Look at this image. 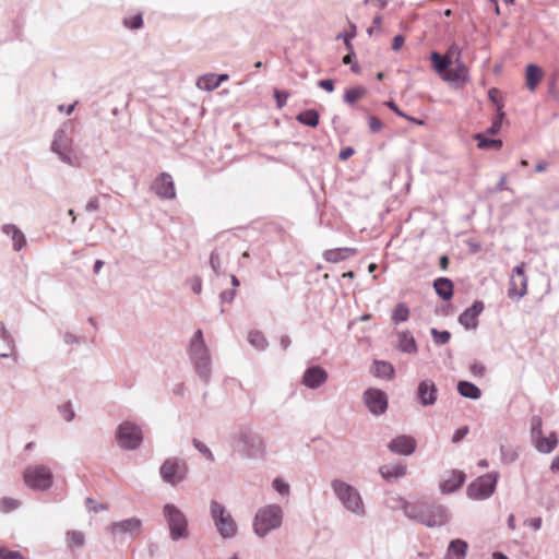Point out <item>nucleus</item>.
<instances>
[{
  "instance_id": "nucleus-4",
  "label": "nucleus",
  "mask_w": 559,
  "mask_h": 559,
  "mask_svg": "<svg viewBox=\"0 0 559 559\" xmlns=\"http://www.w3.org/2000/svg\"><path fill=\"white\" fill-rule=\"evenodd\" d=\"M331 488L335 497L348 512L357 516H364L366 514L362 498L354 486L342 479H333L331 481Z\"/></svg>"
},
{
  "instance_id": "nucleus-43",
  "label": "nucleus",
  "mask_w": 559,
  "mask_h": 559,
  "mask_svg": "<svg viewBox=\"0 0 559 559\" xmlns=\"http://www.w3.org/2000/svg\"><path fill=\"white\" fill-rule=\"evenodd\" d=\"M504 119H506V112L503 110H501V108L499 107V112L496 114V117L492 120L491 124L487 128L486 133L492 134V135L499 133Z\"/></svg>"
},
{
  "instance_id": "nucleus-62",
  "label": "nucleus",
  "mask_w": 559,
  "mask_h": 559,
  "mask_svg": "<svg viewBox=\"0 0 559 559\" xmlns=\"http://www.w3.org/2000/svg\"><path fill=\"white\" fill-rule=\"evenodd\" d=\"M525 266L526 264L524 262H521L520 264L515 265L512 270L511 277H527L525 274Z\"/></svg>"
},
{
  "instance_id": "nucleus-7",
  "label": "nucleus",
  "mask_w": 559,
  "mask_h": 559,
  "mask_svg": "<svg viewBox=\"0 0 559 559\" xmlns=\"http://www.w3.org/2000/svg\"><path fill=\"white\" fill-rule=\"evenodd\" d=\"M210 514L222 538L229 539L236 536L238 531L237 523L225 506L217 500H211Z\"/></svg>"
},
{
  "instance_id": "nucleus-47",
  "label": "nucleus",
  "mask_w": 559,
  "mask_h": 559,
  "mask_svg": "<svg viewBox=\"0 0 559 559\" xmlns=\"http://www.w3.org/2000/svg\"><path fill=\"white\" fill-rule=\"evenodd\" d=\"M67 537L69 544L73 547H81L84 544V534L80 531H69Z\"/></svg>"
},
{
  "instance_id": "nucleus-63",
  "label": "nucleus",
  "mask_w": 559,
  "mask_h": 559,
  "mask_svg": "<svg viewBox=\"0 0 559 559\" xmlns=\"http://www.w3.org/2000/svg\"><path fill=\"white\" fill-rule=\"evenodd\" d=\"M355 154V150L352 146L343 147L338 153V158L341 160H346Z\"/></svg>"
},
{
  "instance_id": "nucleus-30",
  "label": "nucleus",
  "mask_w": 559,
  "mask_h": 559,
  "mask_svg": "<svg viewBox=\"0 0 559 559\" xmlns=\"http://www.w3.org/2000/svg\"><path fill=\"white\" fill-rule=\"evenodd\" d=\"M2 233L11 237L12 246L15 251H21L26 245V237L24 233L14 224H4Z\"/></svg>"
},
{
  "instance_id": "nucleus-37",
  "label": "nucleus",
  "mask_w": 559,
  "mask_h": 559,
  "mask_svg": "<svg viewBox=\"0 0 559 559\" xmlns=\"http://www.w3.org/2000/svg\"><path fill=\"white\" fill-rule=\"evenodd\" d=\"M409 314L411 310L405 302L401 301L397 302L396 306L394 307L391 319L394 324H400L406 322L409 318Z\"/></svg>"
},
{
  "instance_id": "nucleus-58",
  "label": "nucleus",
  "mask_w": 559,
  "mask_h": 559,
  "mask_svg": "<svg viewBox=\"0 0 559 559\" xmlns=\"http://www.w3.org/2000/svg\"><path fill=\"white\" fill-rule=\"evenodd\" d=\"M318 86L328 93H332L335 88L334 80L332 79H322L318 81Z\"/></svg>"
},
{
  "instance_id": "nucleus-1",
  "label": "nucleus",
  "mask_w": 559,
  "mask_h": 559,
  "mask_svg": "<svg viewBox=\"0 0 559 559\" xmlns=\"http://www.w3.org/2000/svg\"><path fill=\"white\" fill-rule=\"evenodd\" d=\"M399 503L408 520L429 528L444 526L451 520L450 510L436 500H418L413 503L399 498Z\"/></svg>"
},
{
  "instance_id": "nucleus-21",
  "label": "nucleus",
  "mask_w": 559,
  "mask_h": 559,
  "mask_svg": "<svg viewBox=\"0 0 559 559\" xmlns=\"http://www.w3.org/2000/svg\"><path fill=\"white\" fill-rule=\"evenodd\" d=\"M531 442L538 453L549 454L557 448L559 440L557 432L551 431L547 437L540 433L538 437L532 438Z\"/></svg>"
},
{
  "instance_id": "nucleus-6",
  "label": "nucleus",
  "mask_w": 559,
  "mask_h": 559,
  "mask_svg": "<svg viewBox=\"0 0 559 559\" xmlns=\"http://www.w3.org/2000/svg\"><path fill=\"white\" fill-rule=\"evenodd\" d=\"M163 514L169 530V537L173 542L189 537L188 519L177 506L173 503L164 504Z\"/></svg>"
},
{
  "instance_id": "nucleus-57",
  "label": "nucleus",
  "mask_w": 559,
  "mask_h": 559,
  "mask_svg": "<svg viewBox=\"0 0 559 559\" xmlns=\"http://www.w3.org/2000/svg\"><path fill=\"white\" fill-rule=\"evenodd\" d=\"M86 506L88 508L90 511H93L95 513L99 512V511H103V510H106L107 509V506L104 504V503H98L96 502L95 500H93L92 498H86Z\"/></svg>"
},
{
  "instance_id": "nucleus-50",
  "label": "nucleus",
  "mask_w": 559,
  "mask_h": 559,
  "mask_svg": "<svg viewBox=\"0 0 559 559\" xmlns=\"http://www.w3.org/2000/svg\"><path fill=\"white\" fill-rule=\"evenodd\" d=\"M273 96L276 102V107L281 109L286 105L287 99L289 97V93L285 90L275 88L273 91Z\"/></svg>"
},
{
  "instance_id": "nucleus-35",
  "label": "nucleus",
  "mask_w": 559,
  "mask_h": 559,
  "mask_svg": "<svg viewBox=\"0 0 559 559\" xmlns=\"http://www.w3.org/2000/svg\"><path fill=\"white\" fill-rule=\"evenodd\" d=\"M296 120L304 126H307L310 128H316L319 124L320 115L317 109H313V108L306 109V110L300 111L296 116Z\"/></svg>"
},
{
  "instance_id": "nucleus-22",
  "label": "nucleus",
  "mask_w": 559,
  "mask_h": 559,
  "mask_svg": "<svg viewBox=\"0 0 559 559\" xmlns=\"http://www.w3.org/2000/svg\"><path fill=\"white\" fill-rule=\"evenodd\" d=\"M466 475L463 471L453 469L451 476L440 483L439 488L442 495H450L457 491L465 483Z\"/></svg>"
},
{
  "instance_id": "nucleus-14",
  "label": "nucleus",
  "mask_w": 559,
  "mask_h": 559,
  "mask_svg": "<svg viewBox=\"0 0 559 559\" xmlns=\"http://www.w3.org/2000/svg\"><path fill=\"white\" fill-rule=\"evenodd\" d=\"M142 521L138 518H129L122 521L112 522L108 527L107 532L115 539L120 538H133L141 533Z\"/></svg>"
},
{
  "instance_id": "nucleus-3",
  "label": "nucleus",
  "mask_w": 559,
  "mask_h": 559,
  "mask_svg": "<svg viewBox=\"0 0 559 559\" xmlns=\"http://www.w3.org/2000/svg\"><path fill=\"white\" fill-rule=\"evenodd\" d=\"M187 352L195 373L200 380L207 385L211 382L212 364L210 350L205 344L201 329H198L193 333Z\"/></svg>"
},
{
  "instance_id": "nucleus-55",
  "label": "nucleus",
  "mask_w": 559,
  "mask_h": 559,
  "mask_svg": "<svg viewBox=\"0 0 559 559\" xmlns=\"http://www.w3.org/2000/svg\"><path fill=\"white\" fill-rule=\"evenodd\" d=\"M469 431V428L468 426H461L460 428H457L453 436H452V442L453 443H459L461 442L468 433Z\"/></svg>"
},
{
  "instance_id": "nucleus-60",
  "label": "nucleus",
  "mask_w": 559,
  "mask_h": 559,
  "mask_svg": "<svg viewBox=\"0 0 559 559\" xmlns=\"http://www.w3.org/2000/svg\"><path fill=\"white\" fill-rule=\"evenodd\" d=\"M384 105L392 110L395 115L401 118L407 117V114L400 109L396 103L393 99L386 100Z\"/></svg>"
},
{
  "instance_id": "nucleus-9",
  "label": "nucleus",
  "mask_w": 559,
  "mask_h": 559,
  "mask_svg": "<svg viewBox=\"0 0 559 559\" xmlns=\"http://www.w3.org/2000/svg\"><path fill=\"white\" fill-rule=\"evenodd\" d=\"M115 438L122 450L134 451L139 449L143 442V432L138 424L124 420L118 425Z\"/></svg>"
},
{
  "instance_id": "nucleus-56",
  "label": "nucleus",
  "mask_w": 559,
  "mask_h": 559,
  "mask_svg": "<svg viewBox=\"0 0 559 559\" xmlns=\"http://www.w3.org/2000/svg\"><path fill=\"white\" fill-rule=\"evenodd\" d=\"M20 506V502L13 498H4L1 500L3 511H13Z\"/></svg>"
},
{
  "instance_id": "nucleus-49",
  "label": "nucleus",
  "mask_w": 559,
  "mask_h": 559,
  "mask_svg": "<svg viewBox=\"0 0 559 559\" xmlns=\"http://www.w3.org/2000/svg\"><path fill=\"white\" fill-rule=\"evenodd\" d=\"M444 56L454 63L457 59L462 58V49L456 43H452L448 47Z\"/></svg>"
},
{
  "instance_id": "nucleus-15",
  "label": "nucleus",
  "mask_w": 559,
  "mask_h": 559,
  "mask_svg": "<svg viewBox=\"0 0 559 559\" xmlns=\"http://www.w3.org/2000/svg\"><path fill=\"white\" fill-rule=\"evenodd\" d=\"M485 309V304L481 300H475L469 307H467L457 318V322L465 330H476L478 326V317Z\"/></svg>"
},
{
  "instance_id": "nucleus-32",
  "label": "nucleus",
  "mask_w": 559,
  "mask_h": 559,
  "mask_svg": "<svg viewBox=\"0 0 559 559\" xmlns=\"http://www.w3.org/2000/svg\"><path fill=\"white\" fill-rule=\"evenodd\" d=\"M527 277H511L508 288L509 298L521 299L527 293Z\"/></svg>"
},
{
  "instance_id": "nucleus-34",
  "label": "nucleus",
  "mask_w": 559,
  "mask_h": 559,
  "mask_svg": "<svg viewBox=\"0 0 559 559\" xmlns=\"http://www.w3.org/2000/svg\"><path fill=\"white\" fill-rule=\"evenodd\" d=\"M467 550V542L462 538H455L450 540L445 557H452L454 559H465Z\"/></svg>"
},
{
  "instance_id": "nucleus-61",
  "label": "nucleus",
  "mask_w": 559,
  "mask_h": 559,
  "mask_svg": "<svg viewBox=\"0 0 559 559\" xmlns=\"http://www.w3.org/2000/svg\"><path fill=\"white\" fill-rule=\"evenodd\" d=\"M190 286H191V290L199 295L201 294L202 292V280L201 277L199 276H193L191 280H190Z\"/></svg>"
},
{
  "instance_id": "nucleus-40",
  "label": "nucleus",
  "mask_w": 559,
  "mask_h": 559,
  "mask_svg": "<svg viewBox=\"0 0 559 559\" xmlns=\"http://www.w3.org/2000/svg\"><path fill=\"white\" fill-rule=\"evenodd\" d=\"M216 74H204L199 78L197 85L204 91H213L219 86V80H215Z\"/></svg>"
},
{
  "instance_id": "nucleus-31",
  "label": "nucleus",
  "mask_w": 559,
  "mask_h": 559,
  "mask_svg": "<svg viewBox=\"0 0 559 559\" xmlns=\"http://www.w3.org/2000/svg\"><path fill=\"white\" fill-rule=\"evenodd\" d=\"M357 250L355 248L342 247L335 249H328L323 252V258L326 262L337 263L355 255Z\"/></svg>"
},
{
  "instance_id": "nucleus-18",
  "label": "nucleus",
  "mask_w": 559,
  "mask_h": 559,
  "mask_svg": "<svg viewBox=\"0 0 559 559\" xmlns=\"http://www.w3.org/2000/svg\"><path fill=\"white\" fill-rule=\"evenodd\" d=\"M326 380L328 372L321 366H311L305 370L301 383L308 389L316 390Z\"/></svg>"
},
{
  "instance_id": "nucleus-20",
  "label": "nucleus",
  "mask_w": 559,
  "mask_h": 559,
  "mask_svg": "<svg viewBox=\"0 0 559 559\" xmlns=\"http://www.w3.org/2000/svg\"><path fill=\"white\" fill-rule=\"evenodd\" d=\"M454 69L443 76V81L455 83L457 86H463L469 82V70L463 62L462 58L457 59L454 63Z\"/></svg>"
},
{
  "instance_id": "nucleus-2",
  "label": "nucleus",
  "mask_w": 559,
  "mask_h": 559,
  "mask_svg": "<svg viewBox=\"0 0 559 559\" xmlns=\"http://www.w3.org/2000/svg\"><path fill=\"white\" fill-rule=\"evenodd\" d=\"M234 451L245 460H260L266 454L264 437L250 425H240L231 435Z\"/></svg>"
},
{
  "instance_id": "nucleus-23",
  "label": "nucleus",
  "mask_w": 559,
  "mask_h": 559,
  "mask_svg": "<svg viewBox=\"0 0 559 559\" xmlns=\"http://www.w3.org/2000/svg\"><path fill=\"white\" fill-rule=\"evenodd\" d=\"M0 357H13L14 360L16 359L14 337L7 330L2 321H0Z\"/></svg>"
},
{
  "instance_id": "nucleus-19",
  "label": "nucleus",
  "mask_w": 559,
  "mask_h": 559,
  "mask_svg": "<svg viewBox=\"0 0 559 559\" xmlns=\"http://www.w3.org/2000/svg\"><path fill=\"white\" fill-rule=\"evenodd\" d=\"M153 189L160 199H173L176 197L174 180L170 175L163 173L154 181Z\"/></svg>"
},
{
  "instance_id": "nucleus-25",
  "label": "nucleus",
  "mask_w": 559,
  "mask_h": 559,
  "mask_svg": "<svg viewBox=\"0 0 559 559\" xmlns=\"http://www.w3.org/2000/svg\"><path fill=\"white\" fill-rule=\"evenodd\" d=\"M370 372L374 378L385 381H391L395 378V368L386 360L374 359Z\"/></svg>"
},
{
  "instance_id": "nucleus-27",
  "label": "nucleus",
  "mask_w": 559,
  "mask_h": 559,
  "mask_svg": "<svg viewBox=\"0 0 559 559\" xmlns=\"http://www.w3.org/2000/svg\"><path fill=\"white\" fill-rule=\"evenodd\" d=\"M396 348L404 354L414 355L418 352L417 342L409 330L400 331L397 333Z\"/></svg>"
},
{
  "instance_id": "nucleus-44",
  "label": "nucleus",
  "mask_w": 559,
  "mask_h": 559,
  "mask_svg": "<svg viewBox=\"0 0 559 559\" xmlns=\"http://www.w3.org/2000/svg\"><path fill=\"white\" fill-rule=\"evenodd\" d=\"M192 444H193L194 449L200 454H202L204 456V459H206L210 462H214L215 461L213 452L211 451V449L204 442L200 441L197 438H193L192 439Z\"/></svg>"
},
{
  "instance_id": "nucleus-28",
  "label": "nucleus",
  "mask_w": 559,
  "mask_h": 559,
  "mask_svg": "<svg viewBox=\"0 0 559 559\" xmlns=\"http://www.w3.org/2000/svg\"><path fill=\"white\" fill-rule=\"evenodd\" d=\"M429 60L431 61V67L438 73L441 79L445 76L452 69L453 62L448 59L444 55L433 50L430 52Z\"/></svg>"
},
{
  "instance_id": "nucleus-33",
  "label": "nucleus",
  "mask_w": 559,
  "mask_h": 559,
  "mask_svg": "<svg viewBox=\"0 0 559 559\" xmlns=\"http://www.w3.org/2000/svg\"><path fill=\"white\" fill-rule=\"evenodd\" d=\"M456 389L462 397L474 401L479 400L481 397V390L471 381L460 380L456 384Z\"/></svg>"
},
{
  "instance_id": "nucleus-12",
  "label": "nucleus",
  "mask_w": 559,
  "mask_h": 559,
  "mask_svg": "<svg viewBox=\"0 0 559 559\" xmlns=\"http://www.w3.org/2000/svg\"><path fill=\"white\" fill-rule=\"evenodd\" d=\"M362 401L367 409L374 416L383 415L389 407L388 394L378 388H368L365 390Z\"/></svg>"
},
{
  "instance_id": "nucleus-48",
  "label": "nucleus",
  "mask_w": 559,
  "mask_h": 559,
  "mask_svg": "<svg viewBox=\"0 0 559 559\" xmlns=\"http://www.w3.org/2000/svg\"><path fill=\"white\" fill-rule=\"evenodd\" d=\"M58 411L62 415L64 420L68 423L72 421L75 417V412L73 409L71 402H67L62 405H59Z\"/></svg>"
},
{
  "instance_id": "nucleus-26",
  "label": "nucleus",
  "mask_w": 559,
  "mask_h": 559,
  "mask_svg": "<svg viewBox=\"0 0 559 559\" xmlns=\"http://www.w3.org/2000/svg\"><path fill=\"white\" fill-rule=\"evenodd\" d=\"M432 287L437 296L443 301H449L454 295V284L449 277H437L433 280Z\"/></svg>"
},
{
  "instance_id": "nucleus-24",
  "label": "nucleus",
  "mask_w": 559,
  "mask_h": 559,
  "mask_svg": "<svg viewBox=\"0 0 559 559\" xmlns=\"http://www.w3.org/2000/svg\"><path fill=\"white\" fill-rule=\"evenodd\" d=\"M381 477L390 483L403 478L407 473V466L403 463L385 464L379 467Z\"/></svg>"
},
{
  "instance_id": "nucleus-17",
  "label": "nucleus",
  "mask_w": 559,
  "mask_h": 559,
  "mask_svg": "<svg viewBox=\"0 0 559 559\" xmlns=\"http://www.w3.org/2000/svg\"><path fill=\"white\" fill-rule=\"evenodd\" d=\"M417 443L414 437L400 435L388 443V449L399 455L409 456L416 450Z\"/></svg>"
},
{
  "instance_id": "nucleus-51",
  "label": "nucleus",
  "mask_w": 559,
  "mask_h": 559,
  "mask_svg": "<svg viewBox=\"0 0 559 559\" xmlns=\"http://www.w3.org/2000/svg\"><path fill=\"white\" fill-rule=\"evenodd\" d=\"M210 266L217 276L222 274L221 258L216 249L210 254Z\"/></svg>"
},
{
  "instance_id": "nucleus-64",
  "label": "nucleus",
  "mask_w": 559,
  "mask_h": 559,
  "mask_svg": "<svg viewBox=\"0 0 559 559\" xmlns=\"http://www.w3.org/2000/svg\"><path fill=\"white\" fill-rule=\"evenodd\" d=\"M469 370L474 376L483 377L486 369L484 365L479 362H474L471 365Z\"/></svg>"
},
{
  "instance_id": "nucleus-52",
  "label": "nucleus",
  "mask_w": 559,
  "mask_h": 559,
  "mask_svg": "<svg viewBox=\"0 0 559 559\" xmlns=\"http://www.w3.org/2000/svg\"><path fill=\"white\" fill-rule=\"evenodd\" d=\"M0 559H25L19 550L0 547Z\"/></svg>"
},
{
  "instance_id": "nucleus-45",
  "label": "nucleus",
  "mask_w": 559,
  "mask_h": 559,
  "mask_svg": "<svg viewBox=\"0 0 559 559\" xmlns=\"http://www.w3.org/2000/svg\"><path fill=\"white\" fill-rule=\"evenodd\" d=\"M543 433V419L539 415H534L531 418L530 438L538 437Z\"/></svg>"
},
{
  "instance_id": "nucleus-13",
  "label": "nucleus",
  "mask_w": 559,
  "mask_h": 559,
  "mask_svg": "<svg viewBox=\"0 0 559 559\" xmlns=\"http://www.w3.org/2000/svg\"><path fill=\"white\" fill-rule=\"evenodd\" d=\"M186 463L177 457H170L163 462L159 467V475L164 483L176 486L183 480Z\"/></svg>"
},
{
  "instance_id": "nucleus-39",
  "label": "nucleus",
  "mask_w": 559,
  "mask_h": 559,
  "mask_svg": "<svg viewBox=\"0 0 559 559\" xmlns=\"http://www.w3.org/2000/svg\"><path fill=\"white\" fill-rule=\"evenodd\" d=\"M249 344L258 350L266 349L269 343L262 332L252 330L248 334Z\"/></svg>"
},
{
  "instance_id": "nucleus-11",
  "label": "nucleus",
  "mask_w": 559,
  "mask_h": 559,
  "mask_svg": "<svg viewBox=\"0 0 559 559\" xmlns=\"http://www.w3.org/2000/svg\"><path fill=\"white\" fill-rule=\"evenodd\" d=\"M68 126L69 122H66L55 131L53 139L50 144V151L58 155L62 163L69 166H73L74 157L72 150V139L67 134Z\"/></svg>"
},
{
  "instance_id": "nucleus-5",
  "label": "nucleus",
  "mask_w": 559,
  "mask_h": 559,
  "mask_svg": "<svg viewBox=\"0 0 559 559\" xmlns=\"http://www.w3.org/2000/svg\"><path fill=\"white\" fill-rule=\"evenodd\" d=\"M283 509L278 504L260 508L253 519V531L259 537H265L271 531L281 527Z\"/></svg>"
},
{
  "instance_id": "nucleus-42",
  "label": "nucleus",
  "mask_w": 559,
  "mask_h": 559,
  "mask_svg": "<svg viewBox=\"0 0 559 559\" xmlns=\"http://www.w3.org/2000/svg\"><path fill=\"white\" fill-rule=\"evenodd\" d=\"M430 335L433 343L438 346L447 344L451 340V333L448 330L430 329Z\"/></svg>"
},
{
  "instance_id": "nucleus-46",
  "label": "nucleus",
  "mask_w": 559,
  "mask_h": 559,
  "mask_svg": "<svg viewBox=\"0 0 559 559\" xmlns=\"http://www.w3.org/2000/svg\"><path fill=\"white\" fill-rule=\"evenodd\" d=\"M272 486L274 488V490L282 497H285V496H288L289 495V491H290V487H289V484L287 481H285L283 478L281 477H276L273 483H272Z\"/></svg>"
},
{
  "instance_id": "nucleus-36",
  "label": "nucleus",
  "mask_w": 559,
  "mask_h": 559,
  "mask_svg": "<svg viewBox=\"0 0 559 559\" xmlns=\"http://www.w3.org/2000/svg\"><path fill=\"white\" fill-rule=\"evenodd\" d=\"M474 139L477 142V147L479 150H500L503 145L500 139L488 138L484 133L474 134Z\"/></svg>"
},
{
  "instance_id": "nucleus-54",
  "label": "nucleus",
  "mask_w": 559,
  "mask_h": 559,
  "mask_svg": "<svg viewBox=\"0 0 559 559\" xmlns=\"http://www.w3.org/2000/svg\"><path fill=\"white\" fill-rule=\"evenodd\" d=\"M368 126H369V129L372 133H378L382 130L383 128V123L382 121L374 117V116H369L368 117Z\"/></svg>"
},
{
  "instance_id": "nucleus-8",
  "label": "nucleus",
  "mask_w": 559,
  "mask_h": 559,
  "mask_svg": "<svg viewBox=\"0 0 559 559\" xmlns=\"http://www.w3.org/2000/svg\"><path fill=\"white\" fill-rule=\"evenodd\" d=\"M23 479L25 485L33 490L47 491L53 485V473L43 464L28 465L23 472Z\"/></svg>"
},
{
  "instance_id": "nucleus-38",
  "label": "nucleus",
  "mask_w": 559,
  "mask_h": 559,
  "mask_svg": "<svg viewBox=\"0 0 559 559\" xmlns=\"http://www.w3.org/2000/svg\"><path fill=\"white\" fill-rule=\"evenodd\" d=\"M367 93V88L365 86H355L347 88L344 93L343 100L348 105H354L360 98H362Z\"/></svg>"
},
{
  "instance_id": "nucleus-53",
  "label": "nucleus",
  "mask_w": 559,
  "mask_h": 559,
  "mask_svg": "<svg viewBox=\"0 0 559 559\" xmlns=\"http://www.w3.org/2000/svg\"><path fill=\"white\" fill-rule=\"evenodd\" d=\"M499 90L496 87H491L488 91V99L497 107V112H499V106L501 110H503L504 104L498 98Z\"/></svg>"
},
{
  "instance_id": "nucleus-29",
  "label": "nucleus",
  "mask_w": 559,
  "mask_h": 559,
  "mask_svg": "<svg viewBox=\"0 0 559 559\" xmlns=\"http://www.w3.org/2000/svg\"><path fill=\"white\" fill-rule=\"evenodd\" d=\"M544 78L543 69L535 64L528 63L525 68V86L528 91L533 92L539 85Z\"/></svg>"
},
{
  "instance_id": "nucleus-16",
  "label": "nucleus",
  "mask_w": 559,
  "mask_h": 559,
  "mask_svg": "<svg viewBox=\"0 0 559 559\" xmlns=\"http://www.w3.org/2000/svg\"><path fill=\"white\" fill-rule=\"evenodd\" d=\"M439 390L430 379L421 380L416 390V396L421 406H432L438 400Z\"/></svg>"
},
{
  "instance_id": "nucleus-10",
  "label": "nucleus",
  "mask_w": 559,
  "mask_h": 559,
  "mask_svg": "<svg viewBox=\"0 0 559 559\" xmlns=\"http://www.w3.org/2000/svg\"><path fill=\"white\" fill-rule=\"evenodd\" d=\"M498 472H490L471 481L466 488V495L472 500H485L490 498L497 487Z\"/></svg>"
},
{
  "instance_id": "nucleus-59",
  "label": "nucleus",
  "mask_w": 559,
  "mask_h": 559,
  "mask_svg": "<svg viewBox=\"0 0 559 559\" xmlns=\"http://www.w3.org/2000/svg\"><path fill=\"white\" fill-rule=\"evenodd\" d=\"M236 297V290L235 289H225L219 294L221 302H233Z\"/></svg>"
},
{
  "instance_id": "nucleus-41",
  "label": "nucleus",
  "mask_w": 559,
  "mask_h": 559,
  "mask_svg": "<svg viewBox=\"0 0 559 559\" xmlns=\"http://www.w3.org/2000/svg\"><path fill=\"white\" fill-rule=\"evenodd\" d=\"M122 25L131 31H138L143 27L144 20H143V13L138 12L136 14L132 16H127L122 20Z\"/></svg>"
}]
</instances>
